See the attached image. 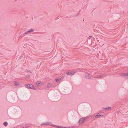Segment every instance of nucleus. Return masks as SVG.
Returning a JSON list of instances; mask_svg holds the SVG:
<instances>
[{
  "instance_id": "1",
  "label": "nucleus",
  "mask_w": 128,
  "mask_h": 128,
  "mask_svg": "<svg viewBox=\"0 0 128 128\" xmlns=\"http://www.w3.org/2000/svg\"><path fill=\"white\" fill-rule=\"evenodd\" d=\"M26 87L27 88L30 89L36 90L37 88L32 84H27L26 85Z\"/></svg>"
},
{
  "instance_id": "2",
  "label": "nucleus",
  "mask_w": 128,
  "mask_h": 128,
  "mask_svg": "<svg viewBox=\"0 0 128 128\" xmlns=\"http://www.w3.org/2000/svg\"><path fill=\"white\" fill-rule=\"evenodd\" d=\"M85 121V118H80L78 121V124L79 125H81L83 124Z\"/></svg>"
},
{
  "instance_id": "3",
  "label": "nucleus",
  "mask_w": 128,
  "mask_h": 128,
  "mask_svg": "<svg viewBox=\"0 0 128 128\" xmlns=\"http://www.w3.org/2000/svg\"><path fill=\"white\" fill-rule=\"evenodd\" d=\"M76 72L74 71H71L69 72H67L66 74L67 75L69 76H72L74 75L76 73Z\"/></svg>"
},
{
  "instance_id": "4",
  "label": "nucleus",
  "mask_w": 128,
  "mask_h": 128,
  "mask_svg": "<svg viewBox=\"0 0 128 128\" xmlns=\"http://www.w3.org/2000/svg\"><path fill=\"white\" fill-rule=\"evenodd\" d=\"M121 76L128 78V73H122L120 74Z\"/></svg>"
},
{
  "instance_id": "5",
  "label": "nucleus",
  "mask_w": 128,
  "mask_h": 128,
  "mask_svg": "<svg viewBox=\"0 0 128 128\" xmlns=\"http://www.w3.org/2000/svg\"><path fill=\"white\" fill-rule=\"evenodd\" d=\"M103 113H100L96 115L94 117V118H97L100 117L102 115H103Z\"/></svg>"
},
{
  "instance_id": "6",
  "label": "nucleus",
  "mask_w": 128,
  "mask_h": 128,
  "mask_svg": "<svg viewBox=\"0 0 128 128\" xmlns=\"http://www.w3.org/2000/svg\"><path fill=\"white\" fill-rule=\"evenodd\" d=\"M61 77H59L56 80V81L57 82H58L61 80Z\"/></svg>"
},
{
  "instance_id": "7",
  "label": "nucleus",
  "mask_w": 128,
  "mask_h": 128,
  "mask_svg": "<svg viewBox=\"0 0 128 128\" xmlns=\"http://www.w3.org/2000/svg\"><path fill=\"white\" fill-rule=\"evenodd\" d=\"M111 107H109L107 108H104V110H110L111 109Z\"/></svg>"
},
{
  "instance_id": "8",
  "label": "nucleus",
  "mask_w": 128,
  "mask_h": 128,
  "mask_svg": "<svg viewBox=\"0 0 128 128\" xmlns=\"http://www.w3.org/2000/svg\"><path fill=\"white\" fill-rule=\"evenodd\" d=\"M14 83L16 86H18L19 85V83L18 82L14 81Z\"/></svg>"
},
{
  "instance_id": "9",
  "label": "nucleus",
  "mask_w": 128,
  "mask_h": 128,
  "mask_svg": "<svg viewBox=\"0 0 128 128\" xmlns=\"http://www.w3.org/2000/svg\"><path fill=\"white\" fill-rule=\"evenodd\" d=\"M29 33H30L34 32V30L33 29H32L31 30H28Z\"/></svg>"
},
{
  "instance_id": "10",
  "label": "nucleus",
  "mask_w": 128,
  "mask_h": 128,
  "mask_svg": "<svg viewBox=\"0 0 128 128\" xmlns=\"http://www.w3.org/2000/svg\"><path fill=\"white\" fill-rule=\"evenodd\" d=\"M41 84V82L40 81H38L36 83V84L37 86H38L40 84Z\"/></svg>"
},
{
  "instance_id": "11",
  "label": "nucleus",
  "mask_w": 128,
  "mask_h": 128,
  "mask_svg": "<svg viewBox=\"0 0 128 128\" xmlns=\"http://www.w3.org/2000/svg\"><path fill=\"white\" fill-rule=\"evenodd\" d=\"M50 124L49 123L46 122L45 123H43L42 124V125H48Z\"/></svg>"
},
{
  "instance_id": "12",
  "label": "nucleus",
  "mask_w": 128,
  "mask_h": 128,
  "mask_svg": "<svg viewBox=\"0 0 128 128\" xmlns=\"http://www.w3.org/2000/svg\"><path fill=\"white\" fill-rule=\"evenodd\" d=\"M28 33H29V32H28V31H26V32H25L23 34V35L24 36H25V35L26 34H27Z\"/></svg>"
},
{
  "instance_id": "13",
  "label": "nucleus",
  "mask_w": 128,
  "mask_h": 128,
  "mask_svg": "<svg viewBox=\"0 0 128 128\" xmlns=\"http://www.w3.org/2000/svg\"><path fill=\"white\" fill-rule=\"evenodd\" d=\"M52 86V84H49L47 86V87L49 88L51 87Z\"/></svg>"
},
{
  "instance_id": "14",
  "label": "nucleus",
  "mask_w": 128,
  "mask_h": 128,
  "mask_svg": "<svg viewBox=\"0 0 128 128\" xmlns=\"http://www.w3.org/2000/svg\"><path fill=\"white\" fill-rule=\"evenodd\" d=\"M8 123L7 122H4V124L5 126H6L8 125Z\"/></svg>"
},
{
  "instance_id": "15",
  "label": "nucleus",
  "mask_w": 128,
  "mask_h": 128,
  "mask_svg": "<svg viewBox=\"0 0 128 128\" xmlns=\"http://www.w3.org/2000/svg\"><path fill=\"white\" fill-rule=\"evenodd\" d=\"M92 37V36H89V37H88V40H90V39Z\"/></svg>"
},
{
  "instance_id": "16",
  "label": "nucleus",
  "mask_w": 128,
  "mask_h": 128,
  "mask_svg": "<svg viewBox=\"0 0 128 128\" xmlns=\"http://www.w3.org/2000/svg\"><path fill=\"white\" fill-rule=\"evenodd\" d=\"M89 78H88L89 79H90V77H89Z\"/></svg>"
},
{
  "instance_id": "17",
  "label": "nucleus",
  "mask_w": 128,
  "mask_h": 128,
  "mask_svg": "<svg viewBox=\"0 0 128 128\" xmlns=\"http://www.w3.org/2000/svg\"><path fill=\"white\" fill-rule=\"evenodd\" d=\"M100 76V77H101V76Z\"/></svg>"
},
{
  "instance_id": "18",
  "label": "nucleus",
  "mask_w": 128,
  "mask_h": 128,
  "mask_svg": "<svg viewBox=\"0 0 128 128\" xmlns=\"http://www.w3.org/2000/svg\"><path fill=\"white\" fill-rule=\"evenodd\" d=\"M127 71H128V69L127 70Z\"/></svg>"
}]
</instances>
